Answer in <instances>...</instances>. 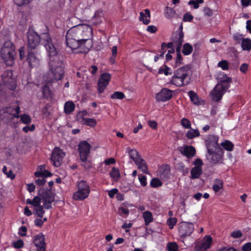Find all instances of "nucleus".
Here are the masks:
<instances>
[{"label": "nucleus", "instance_id": "nucleus-1", "mask_svg": "<svg viewBox=\"0 0 251 251\" xmlns=\"http://www.w3.org/2000/svg\"><path fill=\"white\" fill-rule=\"evenodd\" d=\"M40 37L49 56V71L44 75V79L48 83L60 80L65 73L62 57L59 54L48 31L41 34Z\"/></svg>", "mask_w": 251, "mask_h": 251}, {"label": "nucleus", "instance_id": "nucleus-2", "mask_svg": "<svg viewBox=\"0 0 251 251\" xmlns=\"http://www.w3.org/2000/svg\"><path fill=\"white\" fill-rule=\"evenodd\" d=\"M191 80L190 68L189 65L179 67L175 71L170 83L180 87L188 85Z\"/></svg>", "mask_w": 251, "mask_h": 251}, {"label": "nucleus", "instance_id": "nucleus-3", "mask_svg": "<svg viewBox=\"0 0 251 251\" xmlns=\"http://www.w3.org/2000/svg\"><path fill=\"white\" fill-rule=\"evenodd\" d=\"M231 82L230 77L227 76L226 75H224L211 93L212 100L215 101L220 100L223 96L230 87Z\"/></svg>", "mask_w": 251, "mask_h": 251}, {"label": "nucleus", "instance_id": "nucleus-4", "mask_svg": "<svg viewBox=\"0 0 251 251\" xmlns=\"http://www.w3.org/2000/svg\"><path fill=\"white\" fill-rule=\"evenodd\" d=\"M1 58L8 66H11L14 60L15 47L10 41H5L0 50Z\"/></svg>", "mask_w": 251, "mask_h": 251}, {"label": "nucleus", "instance_id": "nucleus-5", "mask_svg": "<svg viewBox=\"0 0 251 251\" xmlns=\"http://www.w3.org/2000/svg\"><path fill=\"white\" fill-rule=\"evenodd\" d=\"M77 190L73 196L75 201H83L88 198L90 193V187L86 181L82 180L76 182Z\"/></svg>", "mask_w": 251, "mask_h": 251}, {"label": "nucleus", "instance_id": "nucleus-6", "mask_svg": "<svg viewBox=\"0 0 251 251\" xmlns=\"http://www.w3.org/2000/svg\"><path fill=\"white\" fill-rule=\"evenodd\" d=\"M38 195L43 201V206L46 209L52 208L51 203L54 201V193L51 189H40Z\"/></svg>", "mask_w": 251, "mask_h": 251}, {"label": "nucleus", "instance_id": "nucleus-7", "mask_svg": "<svg viewBox=\"0 0 251 251\" xmlns=\"http://www.w3.org/2000/svg\"><path fill=\"white\" fill-rule=\"evenodd\" d=\"M218 143V137L213 135L210 138L209 143L206 144L207 152L210 155H223V149Z\"/></svg>", "mask_w": 251, "mask_h": 251}, {"label": "nucleus", "instance_id": "nucleus-8", "mask_svg": "<svg viewBox=\"0 0 251 251\" xmlns=\"http://www.w3.org/2000/svg\"><path fill=\"white\" fill-rule=\"evenodd\" d=\"M26 34L28 50H35L41 42L40 36L36 31L30 28L28 29Z\"/></svg>", "mask_w": 251, "mask_h": 251}, {"label": "nucleus", "instance_id": "nucleus-9", "mask_svg": "<svg viewBox=\"0 0 251 251\" xmlns=\"http://www.w3.org/2000/svg\"><path fill=\"white\" fill-rule=\"evenodd\" d=\"M88 38L82 39H74L70 38H66V47L65 50L69 54L73 53L75 50L85 44Z\"/></svg>", "mask_w": 251, "mask_h": 251}, {"label": "nucleus", "instance_id": "nucleus-10", "mask_svg": "<svg viewBox=\"0 0 251 251\" xmlns=\"http://www.w3.org/2000/svg\"><path fill=\"white\" fill-rule=\"evenodd\" d=\"M195 227L193 224L186 222H181L179 224L178 227L179 235L181 238H186L191 235Z\"/></svg>", "mask_w": 251, "mask_h": 251}, {"label": "nucleus", "instance_id": "nucleus-11", "mask_svg": "<svg viewBox=\"0 0 251 251\" xmlns=\"http://www.w3.org/2000/svg\"><path fill=\"white\" fill-rule=\"evenodd\" d=\"M173 91L168 88H162L155 95L157 102H165L170 100L173 96Z\"/></svg>", "mask_w": 251, "mask_h": 251}, {"label": "nucleus", "instance_id": "nucleus-12", "mask_svg": "<svg viewBox=\"0 0 251 251\" xmlns=\"http://www.w3.org/2000/svg\"><path fill=\"white\" fill-rule=\"evenodd\" d=\"M111 79V75L109 73L102 74L98 80V91L100 93L103 92L104 90L108 85Z\"/></svg>", "mask_w": 251, "mask_h": 251}, {"label": "nucleus", "instance_id": "nucleus-13", "mask_svg": "<svg viewBox=\"0 0 251 251\" xmlns=\"http://www.w3.org/2000/svg\"><path fill=\"white\" fill-rule=\"evenodd\" d=\"M84 34L85 31L84 28L81 29L79 27L75 26L68 30L66 35V38H70L74 39H81L79 35H81L84 38Z\"/></svg>", "mask_w": 251, "mask_h": 251}, {"label": "nucleus", "instance_id": "nucleus-14", "mask_svg": "<svg viewBox=\"0 0 251 251\" xmlns=\"http://www.w3.org/2000/svg\"><path fill=\"white\" fill-rule=\"evenodd\" d=\"M212 242V238L210 236H205L203 239L198 242L196 245V249L198 251H206L209 248Z\"/></svg>", "mask_w": 251, "mask_h": 251}, {"label": "nucleus", "instance_id": "nucleus-15", "mask_svg": "<svg viewBox=\"0 0 251 251\" xmlns=\"http://www.w3.org/2000/svg\"><path fill=\"white\" fill-rule=\"evenodd\" d=\"M45 241V237L41 233L34 237L33 243L37 247V251H46V244Z\"/></svg>", "mask_w": 251, "mask_h": 251}, {"label": "nucleus", "instance_id": "nucleus-16", "mask_svg": "<svg viewBox=\"0 0 251 251\" xmlns=\"http://www.w3.org/2000/svg\"><path fill=\"white\" fill-rule=\"evenodd\" d=\"M170 175V167L167 164H163L160 166L157 171V175L163 180H166Z\"/></svg>", "mask_w": 251, "mask_h": 251}, {"label": "nucleus", "instance_id": "nucleus-17", "mask_svg": "<svg viewBox=\"0 0 251 251\" xmlns=\"http://www.w3.org/2000/svg\"><path fill=\"white\" fill-rule=\"evenodd\" d=\"M91 146L86 141H82L78 145V151L80 157H87L89 155Z\"/></svg>", "mask_w": 251, "mask_h": 251}, {"label": "nucleus", "instance_id": "nucleus-18", "mask_svg": "<svg viewBox=\"0 0 251 251\" xmlns=\"http://www.w3.org/2000/svg\"><path fill=\"white\" fill-rule=\"evenodd\" d=\"M28 53L26 58V61L29 67L31 68L36 67L39 64L40 59L35 53V50H28Z\"/></svg>", "mask_w": 251, "mask_h": 251}, {"label": "nucleus", "instance_id": "nucleus-19", "mask_svg": "<svg viewBox=\"0 0 251 251\" xmlns=\"http://www.w3.org/2000/svg\"><path fill=\"white\" fill-rule=\"evenodd\" d=\"M46 165L43 164L38 166L37 171L34 173V175L37 177H47L51 176L52 174L50 172L46 170Z\"/></svg>", "mask_w": 251, "mask_h": 251}, {"label": "nucleus", "instance_id": "nucleus-20", "mask_svg": "<svg viewBox=\"0 0 251 251\" xmlns=\"http://www.w3.org/2000/svg\"><path fill=\"white\" fill-rule=\"evenodd\" d=\"M179 151L183 155L186 157H194L196 154L195 148L192 146L180 147Z\"/></svg>", "mask_w": 251, "mask_h": 251}, {"label": "nucleus", "instance_id": "nucleus-21", "mask_svg": "<svg viewBox=\"0 0 251 251\" xmlns=\"http://www.w3.org/2000/svg\"><path fill=\"white\" fill-rule=\"evenodd\" d=\"M5 110V112L7 113L9 115L11 116V118L14 119L15 118H19L20 117L19 113L20 112V107L17 106L15 108L12 107H4L2 108Z\"/></svg>", "mask_w": 251, "mask_h": 251}, {"label": "nucleus", "instance_id": "nucleus-22", "mask_svg": "<svg viewBox=\"0 0 251 251\" xmlns=\"http://www.w3.org/2000/svg\"><path fill=\"white\" fill-rule=\"evenodd\" d=\"M151 12L149 9H145L144 12L140 13L139 20L145 25H148L150 23Z\"/></svg>", "mask_w": 251, "mask_h": 251}, {"label": "nucleus", "instance_id": "nucleus-23", "mask_svg": "<svg viewBox=\"0 0 251 251\" xmlns=\"http://www.w3.org/2000/svg\"><path fill=\"white\" fill-rule=\"evenodd\" d=\"M135 164L138 166L140 169H141L144 173H146L148 170L147 165L146 162L142 158H132Z\"/></svg>", "mask_w": 251, "mask_h": 251}, {"label": "nucleus", "instance_id": "nucleus-24", "mask_svg": "<svg viewBox=\"0 0 251 251\" xmlns=\"http://www.w3.org/2000/svg\"><path fill=\"white\" fill-rule=\"evenodd\" d=\"M75 108V104L73 101H68L64 104V111L66 114H70L73 112Z\"/></svg>", "mask_w": 251, "mask_h": 251}, {"label": "nucleus", "instance_id": "nucleus-25", "mask_svg": "<svg viewBox=\"0 0 251 251\" xmlns=\"http://www.w3.org/2000/svg\"><path fill=\"white\" fill-rule=\"evenodd\" d=\"M13 120L11 116L9 115L4 109L1 108L0 109V122L8 123Z\"/></svg>", "mask_w": 251, "mask_h": 251}, {"label": "nucleus", "instance_id": "nucleus-26", "mask_svg": "<svg viewBox=\"0 0 251 251\" xmlns=\"http://www.w3.org/2000/svg\"><path fill=\"white\" fill-rule=\"evenodd\" d=\"M188 95L191 101L195 105L200 104V99L198 94L193 91H190L188 92Z\"/></svg>", "mask_w": 251, "mask_h": 251}, {"label": "nucleus", "instance_id": "nucleus-27", "mask_svg": "<svg viewBox=\"0 0 251 251\" xmlns=\"http://www.w3.org/2000/svg\"><path fill=\"white\" fill-rule=\"evenodd\" d=\"M220 146L227 151H231L233 150L234 145L231 141L226 140L220 144Z\"/></svg>", "mask_w": 251, "mask_h": 251}, {"label": "nucleus", "instance_id": "nucleus-28", "mask_svg": "<svg viewBox=\"0 0 251 251\" xmlns=\"http://www.w3.org/2000/svg\"><path fill=\"white\" fill-rule=\"evenodd\" d=\"M202 174V169L201 167H195L191 170V175L192 179L198 178Z\"/></svg>", "mask_w": 251, "mask_h": 251}, {"label": "nucleus", "instance_id": "nucleus-29", "mask_svg": "<svg viewBox=\"0 0 251 251\" xmlns=\"http://www.w3.org/2000/svg\"><path fill=\"white\" fill-rule=\"evenodd\" d=\"M241 45L243 50L250 51L251 50V39L249 38L243 39Z\"/></svg>", "mask_w": 251, "mask_h": 251}, {"label": "nucleus", "instance_id": "nucleus-30", "mask_svg": "<svg viewBox=\"0 0 251 251\" xmlns=\"http://www.w3.org/2000/svg\"><path fill=\"white\" fill-rule=\"evenodd\" d=\"M184 35L180 36V34L176 32L175 35L172 36L171 39L175 44H182L184 41Z\"/></svg>", "mask_w": 251, "mask_h": 251}, {"label": "nucleus", "instance_id": "nucleus-31", "mask_svg": "<svg viewBox=\"0 0 251 251\" xmlns=\"http://www.w3.org/2000/svg\"><path fill=\"white\" fill-rule=\"evenodd\" d=\"M193 50V48L189 43H185L183 46L182 52L184 55H190Z\"/></svg>", "mask_w": 251, "mask_h": 251}, {"label": "nucleus", "instance_id": "nucleus-32", "mask_svg": "<svg viewBox=\"0 0 251 251\" xmlns=\"http://www.w3.org/2000/svg\"><path fill=\"white\" fill-rule=\"evenodd\" d=\"M214 181L215 183L213 185L212 189L215 192L217 193L223 188V182L222 180L217 178L215 179Z\"/></svg>", "mask_w": 251, "mask_h": 251}, {"label": "nucleus", "instance_id": "nucleus-33", "mask_svg": "<svg viewBox=\"0 0 251 251\" xmlns=\"http://www.w3.org/2000/svg\"><path fill=\"white\" fill-rule=\"evenodd\" d=\"M164 14H165V16L167 18L171 19L175 17V16L176 14V12L175 10L174 9H173L172 8L167 6L166 8V9L165 10Z\"/></svg>", "mask_w": 251, "mask_h": 251}, {"label": "nucleus", "instance_id": "nucleus-34", "mask_svg": "<svg viewBox=\"0 0 251 251\" xmlns=\"http://www.w3.org/2000/svg\"><path fill=\"white\" fill-rule=\"evenodd\" d=\"M110 176L115 181H118L121 177L119 170L117 168L113 167L110 173Z\"/></svg>", "mask_w": 251, "mask_h": 251}, {"label": "nucleus", "instance_id": "nucleus-35", "mask_svg": "<svg viewBox=\"0 0 251 251\" xmlns=\"http://www.w3.org/2000/svg\"><path fill=\"white\" fill-rule=\"evenodd\" d=\"M143 218L146 226L149 225L153 221L152 213L149 211H146L143 213Z\"/></svg>", "mask_w": 251, "mask_h": 251}, {"label": "nucleus", "instance_id": "nucleus-36", "mask_svg": "<svg viewBox=\"0 0 251 251\" xmlns=\"http://www.w3.org/2000/svg\"><path fill=\"white\" fill-rule=\"evenodd\" d=\"M65 155V152L59 147H55L53 149L51 157H63Z\"/></svg>", "mask_w": 251, "mask_h": 251}, {"label": "nucleus", "instance_id": "nucleus-37", "mask_svg": "<svg viewBox=\"0 0 251 251\" xmlns=\"http://www.w3.org/2000/svg\"><path fill=\"white\" fill-rule=\"evenodd\" d=\"M82 121L84 125L92 127H95L97 123L96 120L93 118H83Z\"/></svg>", "mask_w": 251, "mask_h": 251}, {"label": "nucleus", "instance_id": "nucleus-38", "mask_svg": "<svg viewBox=\"0 0 251 251\" xmlns=\"http://www.w3.org/2000/svg\"><path fill=\"white\" fill-rule=\"evenodd\" d=\"M171 70V69L166 65H163L158 70V74H164L165 75H172V73L170 72V71Z\"/></svg>", "mask_w": 251, "mask_h": 251}, {"label": "nucleus", "instance_id": "nucleus-39", "mask_svg": "<svg viewBox=\"0 0 251 251\" xmlns=\"http://www.w3.org/2000/svg\"><path fill=\"white\" fill-rule=\"evenodd\" d=\"M200 135L199 130L197 129H191L187 131L186 137L190 139H192L195 137H198Z\"/></svg>", "mask_w": 251, "mask_h": 251}, {"label": "nucleus", "instance_id": "nucleus-40", "mask_svg": "<svg viewBox=\"0 0 251 251\" xmlns=\"http://www.w3.org/2000/svg\"><path fill=\"white\" fill-rule=\"evenodd\" d=\"M21 122L25 125H28L31 122V117L27 114H24L20 115Z\"/></svg>", "mask_w": 251, "mask_h": 251}, {"label": "nucleus", "instance_id": "nucleus-41", "mask_svg": "<svg viewBox=\"0 0 251 251\" xmlns=\"http://www.w3.org/2000/svg\"><path fill=\"white\" fill-rule=\"evenodd\" d=\"M125 97V95L123 92L119 91H116L110 96L111 99L113 100H123Z\"/></svg>", "mask_w": 251, "mask_h": 251}, {"label": "nucleus", "instance_id": "nucleus-42", "mask_svg": "<svg viewBox=\"0 0 251 251\" xmlns=\"http://www.w3.org/2000/svg\"><path fill=\"white\" fill-rule=\"evenodd\" d=\"M63 158H50V162L54 166L58 167L61 166L63 162Z\"/></svg>", "mask_w": 251, "mask_h": 251}, {"label": "nucleus", "instance_id": "nucleus-43", "mask_svg": "<svg viewBox=\"0 0 251 251\" xmlns=\"http://www.w3.org/2000/svg\"><path fill=\"white\" fill-rule=\"evenodd\" d=\"M44 208L45 207L43 205L36 207L34 211V214L39 217L43 218L45 212L44 210Z\"/></svg>", "mask_w": 251, "mask_h": 251}, {"label": "nucleus", "instance_id": "nucleus-44", "mask_svg": "<svg viewBox=\"0 0 251 251\" xmlns=\"http://www.w3.org/2000/svg\"><path fill=\"white\" fill-rule=\"evenodd\" d=\"M101 12L97 11L95 12L94 15L93 16L92 20L93 23L95 25H98L101 22V17L100 16Z\"/></svg>", "mask_w": 251, "mask_h": 251}, {"label": "nucleus", "instance_id": "nucleus-45", "mask_svg": "<svg viewBox=\"0 0 251 251\" xmlns=\"http://www.w3.org/2000/svg\"><path fill=\"white\" fill-rule=\"evenodd\" d=\"M167 249L168 251H178V247L176 242H169L167 244Z\"/></svg>", "mask_w": 251, "mask_h": 251}, {"label": "nucleus", "instance_id": "nucleus-46", "mask_svg": "<svg viewBox=\"0 0 251 251\" xmlns=\"http://www.w3.org/2000/svg\"><path fill=\"white\" fill-rule=\"evenodd\" d=\"M126 153H128L129 157H141L139 156L137 150L135 149H130L129 147L127 148Z\"/></svg>", "mask_w": 251, "mask_h": 251}, {"label": "nucleus", "instance_id": "nucleus-47", "mask_svg": "<svg viewBox=\"0 0 251 251\" xmlns=\"http://www.w3.org/2000/svg\"><path fill=\"white\" fill-rule=\"evenodd\" d=\"M181 126L186 129H189L191 127V124L190 121L185 118H182L180 121Z\"/></svg>", "mask_w": 251, "mask_h": 251}, {"label": "nucleus", "instance_id": "nucleus-48", "mask_svg": "<svg viewBox=\"0 0 251 251\" xmlns=\"http://www.w3.org/2000/svg\"><path fill=\"white\" fill-rule=\"evenodd\" d=\"M203 0H191L188 2V4L193 5L194 9H198L199 7V4L203 3Z\"/></svg>", "mask_w": 251, "mask_h": 251}, {"label": "nucleus", "instance_id": "nucleus-49", "mask_svg": "<svg viewBox=\"0 0 251 251\" xmlns=\"http://www.w3.org/2000/svg\"><path fill=\"white\" fill-rule=\"evenodd\" d=\"M150 184L152 187L156 188L161 186L162 185V183L159 179L154 178L151 180Z\"/></svg>", "mask_w": 251, "mask_h": 251}, {"label": "nucleus", "instance_id": "nucleus-50", "mask_svg": "<svg viewBox=\"0 0 251 251\" xmlns=\"http://www.w3.org/2000/svg\"><path fill=\"white\" fill-rule=\"evenodd\" d=\"M218 66L221 67L223 70H227L229 68L228 62L226 60H222L219 62Z\"/></svg>", "mask_w": 251, "mask_h": 251}, {"label": "nucleus", "instance_id": "nucleus-51", "mask_svg": "<svg viewBox=\"0 0 251 251\" xmlns=\"http://www.w3.org/2000/svg\"><path fill=\"white\" fill-rule=\"evenodd\" d=\"M177 222L176 218H169L167 221V224L170 229H173Z\"/></svg>", "mask_w": 251, "mask_h": 251}, {"label": "nucleus", "instance_id": "nucleus-52", "mask_svg": "<svg viewBox=\"0 0 251 251\" xmlns=\"http://www.w3.org/2000/svg\"><path fill=\"white\" fill-rule=\"evenodd\" d=\"M194 19L193 16L189 12L185 13L183 17V21L184 22H190Z\"/></svg>", "mask_w": 251, "mask_h": 251}, {"label": "nucleus", "instance_id": "nucleus-53", "mask_svg": "<svg viewBox=\"0 0 251 251\" xmlns=\"http://www.w3.org/2000/svg\"><path fill=\"white\" fill-rule=\"evenodd\" d=\"M183 64V57L181 54H176V57L175 60V67L179 66Z\"/></svg>", "mask_w": 251, "mask_h": 251}, {"label": "nucleus", "instance_id": "nucleus-54", "mask_svg": "<svg viewBox=\"0 0 251 251\" xmlns=\"http://www.w3.org/2000/svg\"><path fill=\"white\" fill-rule=\"evenodd\" d=\"M41 201V198L39 196H36L32 200V205L36 207L39 206L41 205L40 204Z\"/></svg>", "mask_w": 251, "mask_h": 251}, {"label": "nucleus", "instance_id": "nucleus-55", "mask_svg": "<svg viewBox=\"0 0 251 251\" xmlns=\"http://www.w3.org/2000/svg\"><path fill=\"white\" fill-rule=\"evenodd\" d=\"M233 38L237 43L239 44L242 42V40L244 39L243 38V34L240 33H236L233 36Z\"/></svg>", "mask_w": 251, "mask_h": 251}, {"label": "nucleus", "instance_id": "nucleus-56", "mask_svg": "<svg viewBox=\"0 0 251 251\" xmlns=\"http://www.w3.org/2000/svg\"><path fill=\"white\" fill-rule=\"evenodd\" d=\"M36 126L34 124L31 125V126H26L23 127L22 130L25 133H28L29 131H33L35 130Z\"/></svg>", "mask_w": 251, "mask_h": 251}, {"label": "nucleus", "instance_id": "nucleus-57", "mask_svg": "<svg viewBox=\"0 0 251 251\" xmlns=\"http://www.w3.org/2000/svg\"><path fill=\"white\" fill-rule=\"evenodd\" d=\"M7 87L11 90H14L17 87L16 81L11 79L10 81L7 82Z\"/></svg>", "mask_w": 251, "mask_h": 251}, {"label": "nucleus", "instance_id": "nucleus-58", "mask_svg": "<svg viewBox=\"0 0 251 251\" xmlns=\"http://www.w3.org/2000/svg\"><path fill=\"white\" fill-rule=\"evenodd\" d=\"M42 93L44 97L48 98L50 95V89L47 85H44L42 89Z\"/></svg>", "mask_w": 251, "mask_h": 251}, {"label": "nucleus", "instance_id": "nucleus-59", "mask_svg": "<svg viewBox=\"0 0 251 251\" xmlns=\"http://www.w3.org/2000/svg\"><path fill=\"white\" fill-rule=\"evenodd\" d=\"M31 0H14L16 5L18 6H23L24 4H28Z\"/></svg>", "mask_w": 251, "mask_h": 251}, {"label": "nucleus", "instance_id": "nucleus-60", "mask_svg": "<svg viewBox=\"0 0 251 251\" xmlns=\"http://www.w3.org/2000/svg\"><path fill=\"white\" fill-rule=\"evenodd\" d=\"M175 45V43L172 41V42H169L168 43L166 44L165 43H162L161 44V48L163 50H165L166 48L168 49H172L174 48V45Z\"/></svg>", "mask_w": 251, "mask_h": 251}, {"label": "nucleus", "instance_id": "nucleus-61", "mask_svg": "<svg viewBox=\"0 0 251 251\" xmlns=\"http://www.w3.org/2000/svg\"><path fill=\"white\" fill-rule=\"evenodd\" d=\"M138 178L140 184L143 186H146L147 184V177L143 175H139Z\"/></svg>", "mask_w": 251, "mask_h": 251}, {"label": "nucleus", "instance_id": "nucleus-62", "mask_svg": "<svg viewBox=\"0 0 251 251\" xmlns=\"http://www.w3.org/2000/svg\"><path fill=\"white\" fill-rule=\"evenodd\" d=\"M45 178L46 177H41L35 179V182L36 184L38 186H43L46 182Z\"/></svg>", "mask_w": 251, "mask_h": 251}, {"label": "nucleus", "instance_id": "nucleus-63", "mask_svg": "<svg viewBox=\"0 0 251 251\" xmlns=\"http://www.w3.org/2000/svg\"><path fill=\"white\" fill-rule=\"evenodd\" d=\"M13 247L16 249H20L24 246V242L22 240H19L14 242L13 244Z\"/></svg>", "mask_w": 251, "mask_h": 251}, {"label": "nucleus", "instance_id": "nucleus-64", "mask_svg": "<svg viewBox=\"0 0 251 251\" xmlns=\"http://www.w3.org/2000/svg\"><path fill=\"white\" fill-rule=\"evenodd\" d=\"M242 251H251V242H248L242 246Z\"/></svg>", "mask_w": 251, "mask_h": 251}]
</instances>
